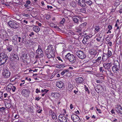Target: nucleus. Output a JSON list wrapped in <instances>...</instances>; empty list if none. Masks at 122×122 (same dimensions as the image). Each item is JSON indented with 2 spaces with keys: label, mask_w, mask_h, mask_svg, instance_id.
I'll return each mask as SVG.
<instances>
[{
  "label": "nucleus",
  "mask_w": 122,
  "mask_h": 122,
  "mask_svg": "<svg viewBox=\"0 0 122 122\" xmlns=\"http://www.w3.org/2000/svg\"><path fill=\"white\" fill-rule=\"evenodd\" d=\"M53 49L52 46L50 45L48 46L47 49L46 50V53L48 58L50 59L55 57V52L53 51Z\"/></svg>",
  "instance_id": "f257e3e1"
},
{
  "label": "nucleus",
  "mask_w": 122,
  "mask_h": 122,
  "mask_svg": "<svg viewBox=\"0 0 122 122\" xmlns=\"http://www.w3.org/2000/svg\"><path fill=\"white\" fill-rule=\"evenodd\" d=\"M0 38H1L5 41L8 40V35L6 31L3 29L0 30Z\"/></svg>",
  "instance_id": "f03ea898"
},
{
  "label": "nucleus",
  "mask_w": 122,
  "mask_h": 122,
  "mask_svg": "<svg viewBox=\"0 0 122 122\" xmlns=\"http://www.w3.org/2000/svg\"><path fill=\"white\" fill-rule=\"evenodd\" d=\"M36 55L35 57L36 58H39L43 56V52L41 46L38 45V48L36 50Z\"/></svg>",
  "instance_id": "7ed1b4c3"
},
{
  "label": "nucleus",
  "mask_w": 122,
  "mask_h": 122,
  "mask_svg": "<svg viewBox=\"0 0 122 122\" xmlns=\"http://www.w3.org/2000/svg\"><path fill=\"white\" fill-rule=\"evenodd\" d=\"M65 58L72 63H74L76 61L75 57L73 55L71 54L70 53H68L65 56Z\"/></svg>",
  "instance_id": "20e7f679"
},
{
  "label": "nucleus",
  "mask_w": 122,
  "mask_h": 122,
  "mask_svg": "<svg viewBox=\"0 0 122 122\" xmlns=\"http://www.w3.org/2000/svg\"><path fill=\"white\" fill-rule=\"evenodd\" d=\"M8 57L4 53L0 54V65L4 64L7 61Z\"/></svg>",
  "instance_id": "39448f33"
},
{
  "label": "nucleus",
  "mask_w": 122,
  "mask_h": 122,
  "mask_svg": "<svg viewBox=\"0 0 122 122\" xmlns=\"http://www.w3.org/2000/svg\"><path fill=\"white\" fill-rule=\"evenodd\" d=\"M8 24L11 28L14 29H17L19 27V23L10 20L8 22Z\"/></svg>",
  "instance_id": "423d86ee"
},
{
  "label": "nucleus",
  "mask_w": 122,
  "mask_h": 122,
  "mask_svg": "<svg viewBox=\"0 0 122 122\" xmlns=\"http://www.w3.org/2000/svg\"><path fill=\"white\" fill-rule=\"evenodd\" d=\"M76 54L77 56L80 58L81 59H85L86 56V55L81 50H78L76 53Z\"/></svg>",
  "instance_id": "0eeeda50"
},
{
  "label": "nucleus",
  "mask_w": 122,
  "mask_h": 122,
  "mask_svg": "<svg viewBox=\"0 0 122 122\" xmlns=\"http://www.w3.org/2000/svg\"><path fill=\"white\" fill-rule=\"evenodd\" d=\"M114 66H112V70L114 72L118 71L120 69V67L118 62L117 61L114 62Z\"/></svg>",
  "instance_id": "6e6552de"
},
{
  "label": "nucleus",
  "mask_w": 122,
  "mask_h": 122,
  "mask_svg": "<svg viewBox=\"0 0 122 122\" xmlns=\"http://www.w3.org/2000/svg\"><path fill=\"white\" fill-rule=\"evenodd\" d=\"M71 118L74 122H80L81 121L80 117L74 114L72 115Z\"/></svg>",
  "instance_id": "1a4fd4ad"
},
{
  "label": "nucleus",
  "mask_w": 122,
  "mask_h": 122,
  "mask_svg": "<svg viewBox=\"0 0 122 122\" xmlns=\"http://www.w3.org/2000/svg\"><path fill=\"white\" fill-rule=\"evenodd\" d=\"M30 93L29 90L27 89H24L21 92V94L23 96L25 97H28Z\"/></svg>",
  "instance_id": "9d476101"
},
{
  "label": "nucleus",
  "mask_w": 122,
  "mask_h": 122,
  "mask_svg": "<svg viewBox=\"0 0 122 122\" xmlns=\"http://www.w3.org/2000/svg\"><path fill=\"white\" fill-rule=\"evenodd\" d=\"M115 108L116 112L119 114H122V107L120 105H116Z\"/></svg>",
  "instance_id": "9b49d317"
},
{
  "label": "nucleus",
  "mask_w": 122,
  "mask_h": 122,
  "mask_svg": "<svg viewBox=\"0 0 122 122\" xmlns=\"http://www.w3.org/2000/svg\"><path fill=\"white\" fill-rule=\"evenodd\" d=\"M67 118L62 115H60L58 117L59 120L61 122H66Z\"/></svg>",
  "instance_id": "f8f14e48"
},
{
  "label": "nucleus",
  "mask_w": 122,
  "mask_h": 122,
  "mask_svg": "<svg viewBox=\"0 0 122 122\" xmlns=\"http://www.w3.org/2000/svg\"><path fill=\"white\" fill-rule=\"evenodd\" d=\"M111 62L109 63H106L103 64V66L104 68L108 70H109L112 66Z\"/></svg>",
  "instance_id": "ddd939ff"
},
{
  "label": "nucleus",
  "mask_w": 122,
  "mask_h": 122,
  "mask_svg": "<svg viewBox=\"0 0 122 122\" xmlns=\"http://www.w3.org/2000/svg\"><path fill=\"white\" fill-rule=\"evenodd\" d=\"M56 86L59 88H61L64 86V85L63 82L60 81L56 82Z\"/></svg>",
  "instance_id": "4468645a"
},
{
  "label": "nucleus",
  "mask_w": 122,
  "mask_h": 122,
  "mask_svg": "<svg viewBox=\"0 0 122 122\" xmlns=\"http://www.w3.org/2000/svg\"><path fill=\"white\" fill-rule=\"evenodd\" d=\"M78 4L81 6L84 7L86 5V4L84 0H79L78 1Z\"/></svg>",
  "instance_id": "2eb2a0df"
},
{
  "label": "nucleus",
  "mask_w": 122,
  "mask_h": 122,
  "mask_svg": "<svg viewBox=\"0 0 122 122\" xmlns=\"http://www.w3.org/2000/svg\"><path fill=\"white\" fill-rule=\"evenodd\" d=\"M83 78L81 77H78L75 80L76 82L77 83H80L83 81Z\"/></svg>",
  "instance_id": "dca6fc26"
},
{
  "label": "nucleus",
  "mask_w": 122,
  "mask_h": 122,
  "mask_svg": "<svg viewBox=\"0 0 122 122\" xmlns=\"http://www.w3.org/2000/svg\"><path fill=\"white\" fill-rule=\"evenodd\" d=\"M60 94L58 93L54 92L52 93L51 94V96L53 97L57 98L60 96Z\"/></svg>",
  "instance_id": "f3484780"
},
{
  "label": "nucleus",
  "mask_w": 122,
  "mask_h": 122,
  "mask_svg": "<svg viewBox=\"0 0 122 122\" xmlns=\"http://www.w3.org/2000/svg\"><path fill=\"white\" fill-rule=\"evenodd\" d=\"M50 114L51 115L52 118L54 120H56L57 119V117L54 112L52 111H50Z\"/></svg>",
  "instance_id": "a211bd4d"
},
{
  "label": "nucleus",
  "mask_w": 122,
  "mask_h": 122,
  "mask_svg": "<svg viewBox=\"0 0 122 122\" xmlns=\"http://www.w3.org/2000/svg\"><path fill=\"white\" fill-rule=\"evenodd\" d=\"M10 73L8 70H5L4 72H3V74L4 76H10Z\"/></svg>",
  "instance_id": "6ab92c4d"
},
{
  "label": "nucleus",
  "mask_w": 122,
  "mask_h": 122,
  "mask_svg": "<svg viewBox=\"0 0 122 122\" xmlns=\"http://www.w3.org/2000/svg\"><path fill=\"white\" fill-rule=\"evenodd\" d=\"M103 87L100 85H98L96 89V91L97 92H98L99 91H103Z\"/></svg>",
  "instance_id": "aec40b11"
},
{
  "label": "nucleus",
  "mask_w": 122,
  "mask_h": 122,
  "mask_svg": "<svg viewBox=\"0 0 122 122\" xmlns=\"http://www.w3.org/2000/svg\"><path fill=\"white\" fill-rule=\"evenodd\" d=\"M33 30L36 32H39L40 30L39 27L37 26H35L33 27Z\"/></svg>",
  "instance_id": "412c9836"
},
{
  "label": "nucleus",
  "mask_w": 122,
  "mask_h": 122,
  "mask_svg": "<svg viewBox=\"0 0 122 122\" xmlns=\"http://www.w3.org/2000/svg\"><path fill=\"white\" fill-rule=\"evenodd\" d=\"M107 55L106 54L103 53V54L102 57V60L103 61H105L107 60L108 58H109V57H108L107 56Z\"/></svg>",
  "instance_id": "4be33fe9"
},
{
  "label": "nucleus",
  "mask_w": 122,
  "mask_h": 122,
  "mask_svg": "<svg viewBox=\"0 0 122 122\" xmlns=\"http://www.w3.org/2000/svg\"><path fill=\"white\" fill-rule=\"evenodd\" d=\"M12 85L9 84L7 86L6 88V90L7 92H9L11 90Z\"/></svg>",
  "instance_id": "5701e85b"
},
{
  "label": "nucleus",
  "mask_w": 122,
  "mask_h": 122,
  "mask_svg": "<svg viewBox=\"0 0 122 122\" xmlns=\"http://www.w3.org/2000/svg\"><path fill=\"white\" fill-rule=\"evenodd\" d=\"M90 53L91 55H95L97 54V51L95 50L92 49L91 50Z\"/></svg>",
  "instance_id": "b1692460"
},
{
  "label": "nucleus",
  "mask_w": 122,
  "mask_h": 122,
  "mask_svg": "<svg viewBox=\"0 0 122 122\" xmlns=\"http://www.w3.org/2000/svg\"><path fill=\"white\" fill-rule=\"evenodd\" d=\"M67 90L69 91H71L73 89V86L72 85L70 84H69L67 87Z\"/></svg>",
  "instance_id": "393cba45"
},
{
  "label": "nucleus",
  "mask_w": 122,
  "mask_h": 122,
  "mask_svg": "<svg viewBox=\"0 0 122 122\" xmlns=\"http://www.w3.org/2000/svg\"><path fill=\"white\" fill-rule=\"evenodd\" d=\"M65 65L61 64L60 65L55 66L54 67H56L57 68H61L65 67Z\"/></svg>",
  "instance_id": "a878e982"
},
{
  "label": "nucleus",
  "mask_w": 122,
  "mask_h": 122,
  "mask_svg": "<svg viewBox=\"0 0 122 122\" xmlns=\"http://www.w3.org/2000/svg\"><path fill=\"white\" fill-rule=\"evenodd\" d=\"M87 23L86 22H84L81 25H80V28L81 29L86 27V26Z\"/></svg>",
  "instance_id": "bb28decb"
},
{
  "label": "nucleus",
  "mask_w": 122,
  "mask_h": 122,
  "mask_svg": "<svg viewBox=\"0 0 122 122\" xmlns=\"http://www.w3.org/2000/svg\"><path fill=\"white\" fill-rule=\"evenodd\" d=\"M85 2L88 5H91L92 4V2L90 0H84Z\"/></svg>",
  "instance_id": "cd10ccee"
},
{
  "label": "nucleus",
  "mask_w": 122,
  "mask_h": 122,
  "mask_svg": "<svg viewBox=\"0 0 122 122\" xmlns=\"http://www.w3.org/2000/svg\"><path fill=\"white\" fill-rule=\"evenodd\" d=\"M10 81L11 82H13L14 81L16 82L18 80L17 78L15 77H12L10 79Z\"/></svg>",
  "instance_id": "c85d7f7f"
},
{
  "label": "nucleus",
  "mask_w": 122,
  "mask_h": 122,
  "mask_svg": "<svg viewBox=\"0 0 122 122\" xmlns=\"http://www.w3.org/2000/svg\"><path fill=\"white\" fill-rule=\"evenodd\" d=\"M78 17H75L73 18V20L75 23H76L78 22Z\"/></svg>",
  "instance_id": "c756f323"
},
{
  "label": "nucleus",
  "mask_w": 122,
  "mask_h": 122,
  "mask_svg": "<svg viewBox=\"0 0 122 122\" xmlns=\"http://www.w3.org/2000/svg\"><path fill=\"white\" fill-rule=\"evenodd\" d=\"M13 49L12 46H10L7 47V50L9 52H10Z\"/></svg>",
  "instance_id": "7c9ffc66"
},
{
  "label": "nucleus",
  "mask_w": 122,
  "mask_h": 122,
  "mask_svg": "<svg viewBox=\"0 0 122 122\" xmlns=\"http://www.w3.org/2000/svg\"><path fill=\"white\" fill-rule=\"evenodd\" d=\"M106 54L108 57L109 58L112 55V52L111 51L108 50Z\"/></svg>",
  "instance_id": "2f4dec72"
},
{
  "label": "nucleus",
  "mask_w": 122,
  "mask_h": 122,
  "mask_svg": "<svg viewBox=\"0 0 122 122\" xmlns=\"http://www.w3.org/2000/svg\"><path fill=\"white\" fill-rule=\"evenodd\" d=\"M76 5V3L74 1H72L70 3L71 5L73 7H75Z\"/></svg>",
  "instance_id": "473e14b6"
},
{
  "label": "nucleus",
  "mask_w": 122,
  "mask_h": 122,
  "mask_svg": "<svg viewBox=\"0 0 122 122\" xmlns=\"http://www.w3.org/2000/svg\"><path fill=\"white\" fill-rule=\"evenodd\" d=\"M18 36L17 35L14 36L13 37V40L14 41L17 42V39L18 38Z\"/></svg>",
  "instance_id": "72a5a7b5"
},
{
  "label": "nucleus",
  "mask_w": 122,
  "mask_h": 122,
  "mask_svg": "<svg viewBox=\"0 0 122 122\" xmlns=\"http://www.w3.org/2000/svg\"><path fill=\"white\" fill-rule=\"evenodd\" d=\"M68 70H64L61 73V74L62 75H63L65 73L68 72Z\"/></svg>",
  "instance_id": "f704fd0d"
},
{
  "label": "nucleus",
  "mask_w": 122,
  "mask_h": 122,
  "mask_svg": "<svg viewBox=\"0 0 122 122\" xmlns=\"http://www.w3.org/2000/svg\"><path fill=\"white\" fill-rule=\"evenodd\" d=\"M86 9L85 8H82L80 10V11L83 13H85L86 12Z\"/></svg>",
  "instance_id": "c9c22d12"
},
{
  "label": "nucleus",
  "mask_w": 122,
  "mask_h": 122,
  "mask_svg": "<svg viewBox=\"0 0 122 122\" xmlns=\"http://www.w3.org/2000/svg\"><path fill=\"white\" fill-rule=\"evenodd\" d=\"M16 86H13L12 85V88L11 89H12L13 92H14L15 91V90H16Z\"/></svg>",
  "instance_id": "e433bc0d"
},
{
  "label": "nucleus",
  "mask_w": 122,
  "mask_h": 122,
  "mask_svg": "<svg viewBox=\"0 0 122 122\" xmlns=\"http://www.w3.org/2000/svg\"><path fill=\"white\" fill-rule=\"evenodd\" d=\"M82 42L84 44H85L87 42V40L86 39V38H84L82 40Z\"/></svg>",
  "instance_id": "4c0bfd02"
},
{
  "label": "nucleus",
  "mask_w": 122,
  "mask_h": 122,
  "mask_svg": "<svg viewBox=\"0 0 122 122\" xmlns=\"http://www.w3.org/2000/svg\"><path fill=\"white\" fill-rule=\"evenodd\" d=\"M22 15L24 16H25L26 17H28L30 16V15L28 14H26L25 13H23L22 14Z\"/></svg>",
  "instance_id": "58836bf2"
},
{
  "label": "nucleus",
  "mask_w": 122,
  "mask_h": 122,
  "mask_svg": "<svg viewBox=\"0 0 122 122\" xmlns=\"http://www.w3.org/2000/svg\"><path fill=\"white\" fill-rule=\"evenodd\" d=\"M95 27V30L96 31L98 32L99 29V27L98 26H96Z\"/></svg>",
  "instance_id": "ea45409f"
},
{
  "label": "nucleus",
  "mask_w": 122,
  "mask_h": 122,
  "mask_svg": "<svg viewBox=\"0 0 122 122\" xmlns=\"http://www.w3.org/2000/svg\"><path fill=\"white\" fill-rule=\"evenodd\" d=\"M7 32L10 34H12L13 33V31L11 30L10 29H9L7 30Z\"/></svg>",
  "instance_id": "a19ab883"
},
{
  "label": "nucleus",
  "mask_w": 122,
  "mask_h": 122,
  "mask_svg": "<svg viewBox=\"0 0 122 122\" xmlns=\"http://www.w3.org/2000/svg\"><path fill=\"white\" fill-rule=\"evenodd\" d=\"M57 58L59 61H61V62H63V61L61 57L59 56H57Z\"/></svg>",
  "instance_id": "79ce46f5"
},
{
  "label": "nucleus",
  "mask_w": 122,
  "mask_h": 122,
  "mask_svg": "<svg viewBox=\"0 0 122 122\" xmlns=\"http://www.w3.org/2000/svg\"><path fill=\"white\" fill-rule=\"evenodd\" d=\"M92 37V36H86L84 38H86V39L87 40V41L88 40V39H89L90 38H91Z\"/></svg>",
  "instance_id": "37998d69"
},
{
  "label": "nucleus",
  "mask_w": 122,
  "mask_h": 122,
  "mask_svg": "<svg viewBox=\"0 0 122 122\" xmlns=\"http://www.w3.org/2000/svg\"><path fill=\"white\" fill-rule=\"evenodd\" d=\"M5 109V108L3 107H2L0 108V111H4Z\"/></svg>",
  "instance_id": "c03bdc74"
},
{
  "label": "nucleus",
  "mask_w": 122,
  "mask_h": 122,
  "mask_svg": "<svg viewBox=\"0 0 122 122\" xmlns=\"http://www.w3.org/2000/svg\"><path fill=\"white\" fill-rule=\"evenodd\" d=\"M50 26L51 27H55V25L53 23H51L50 24Z\"/></svg>",
  "instance_id": "a18cd8bd"
},
{
  "label": "nucleus",
  "mask_w": 122,
  "mask_h": 122,
  "mask_svg": "<svg viewBox=\"0 0 122 122\" xmlns=\"http://www.w3.org/2000/svg\"><path fill=\"white\" fill-rule=\"evenodd\" d=\"M65 21V19H62L60 21V23L61 24H63L64 22V21Z\"/></svg>",
  "instance_id": "49530a36"
},
{
  "label": "nucleus",
  "mask_w": 122,
  "mask_h": 122,
  "mask_svg": "<svg viewBox=\"0 0 122 122\" xmlns=\"http://www.w3.org/2000/svg\"><path fill=\"white\" fill-rule=\"evenodd\" d=\"M101 57L100 56L99 57H98L97 60H96V61L97 62L98 61H99L100 60H101Z\"/></svg>",
  "instance_id": "de8ad7c7"
},
{
  "label": "nucleus",
  "mask_w": 122,
  "mask_h": 122,
  "mask_svg": "<svg viewBox=\"0 0 122 122\" xmlns=\"http://www.w3.org/2000/svg\"><path fill=\"white\" fill-rule=\"evenodd\" d=\"M96 109L97 110L98 112L99 113H102L101 110L100 109H98L97 107L96 108Z\"/></svg>",
  "instance_id": "09e8293b"
},
{
  "label": "nucleus",
  "mask_w": 122,
  "mask_h": 122,
  "mask_svg": "<svg viewBox=\"0 0 122 122\" xmlns=\"http://www.w3.org/2000/svg\"><path fill=\"white\" fill-rule=\"evenodd\" d=\"M74 108V106L72 104H70V109H72Z\"/></svg>",
  "instance_id": "8fccbe9b"
},
{
  "label": "nucleus",
  "mask_w": 122,
  "mask_h": 122,
  "mask_svg": "<svg viewBox=\"0 0 122 122\" xmlns=\"http://www.w3.org/2000/svg\"><path fill=\"white\" fill-rule=\"evenodd\" d=\"M99 70L100 72L103 71H104L103 67H101L99 68Z\"/></svg>",
  "instance_id": "3c124183"
},
{
  "label": "nucleus",
  "mask_w": 122,
  "mask_h": 122,
  "mask_svg": "<svg viewBox=\"0 0 122 122\" xmlns=\"http://www.w3.org/2000/svg\"><path fill=\"white\" fill-rule=\"evenodd\" d=\"M50 17V15H47L46 16V18L47 19H49Z\"/></svg>",
  "instance_id": "603ef678"
},
{
  "label": "nucleus",
  "mask_w": 122,
  "mask_h": 122,
  "mask_svg": "<svg viewBox=\"0 0 122 122\" xmlns=\"http://www.w3.org/2000/svg\"><path fill=\"white\" fill-rule=\"evenodd\" d=\"M108 29L109 30H111L112 29V26L111 25H109L108 26Z\"/></svg>",
  "instance_id": "864d4df0"
},
{
  "label": "nucleus",
  "mask_w": 122,
  "mask_h": 122,
  "mask_svg": "<svg viewBox=\"0 0 122 122\" xmlns=\"http://www.w3.org/2000/svg\"><path fill=\"white\" fill-rule=\"evenodd\" d=\"M81 30V29L80 28L78 29H76V31L78 32H80Z\"/></svg>",
  "instance_id": "5fc2aeb1"
},
{
  "label": "nucleus",
  "mask_w": 122,
  "mask_h": 122,
  "mask_svg": "<svg viewBox=\"0 0 122 122\" xmlns=\"http://www.w3.org/2000/svg\"><path fill=\"white\" fill-rule=\"evenodd\" d=\"M40 92V91L39 90V89L38 88H37L36 89V93H38L39 92Z\"/></svg>",
  "instance_id": "6e6d98bb"
},
{
  "label": "nucleus",
  "mask_w": 122,
  "mask_h": 122,
  "mask_svg": "<svg viewBox=\"0 0 122 122\" xmlns=\"http://www.w3.org/2000/svg\"><path fill=\"white\" fill-rule=\"evenodd\" d=\"M26 3L27 4H30L31 3V2L30 0H27L26 1Z\"/></svg>",
  "instance_id": "4d7b16f0"
},
{
  "label": "nucleus",
  "mask_w": 122,
  "mask_h": 122,
  "mask_svg": "<svg viewBox=\"0 0 122 122\" xmlns=\"http://www.w3.org/2000/svg\"><path fill=\"white\" fill-rule=\"evenodd\" d=\"M34 34L33 32H32L31 33H30V34H29V36L30 37H31L32 35H33Z\"/></svg>",
  "instance_id": "13d9d810"
},
{
  "label": "nucleus",
  "mask_w": 122,
  "mask_h": 122,
  "mask_svg": "<svg viewBox=\"0 0 122 122\" xmlns=\"http://www.w3.org/2000/svg\"><path fill=\"white\" fill-rule=\"evenodd\" d=\"M44 92H45V93H46L48 92L49 91V90H47L46 89H45L44 90Z\"/></svg>",
  "instance_id": "bf43d9fd"
},
{
  "label": "nucleus",
  "mask_w": 122,
  "mask_h": 122,
  "mask_svg": "<svg viewBox=\"0 0 122 122\" xmlns=\"http://www.w3.org/2000/svg\"><path fill=\"white\" fill-rule=\"evenodd\" d=\"M108 44L110 46H111L112 45V43L111 41H110L108 42Z\"/></svg>",
  "instance_id": "052dcab7"
},
{
  "label": "nucleus",
  "mask_w": 122,
  "mask_h": 122,
  "mask_svg": "<svg viewBox=\"0 0 122 122\" xmlns=\"http://www.w3.org/2000/svg\"><path fill=\"white\" fill-rule=\"evenodd\" d=\"M47 7L48 9L50 8L51 9L52 8V6H50L48 5L47 6Z\"/></svg>",
  "instance_id": "680f3d73"
},
{
  "label": "nucleus",
  "mask_w": 122,
  "mask_h": 122,
  "mask_svg": "<svg viewBox=\"0 0 122 122\" xmlns=\"http://www.w3.org/2000/svg\"><path fill=\"white\" fill-rule=\"evenodd\" d=\"M85 90H86V91L88 93H89L90 92H89V90H88V87H86L85 88Z\"/></svg>",
  "instance_id": "e2e57ef3"
},
{
  "label": "nucleus",
  "mask_w": 122,
  "mask_h": 122,
  "mask_svg": "<svg viewBox=\"0 0 122 122\" xmlns=\"http://www.w3.org/2000/svg\"><path fill=\"white\" fill-rule=\"evenodd\" d=\"M41 98V97H36L35 99L37 101H38Z\"/></svg>",
  "instance_id": "0e129e2a"
},
{
  "label": "nucleus",
  "mask_w": 122,
  "mask_h": 122,
  "mask_svg": "<svg viewBox=\"0 0 122 122\" xmlns=\"http://www.w3.org/2000/svg\"><path fill=\"white\" fill-rule=\"evenodd\" d=\"M18 41L19 42H21L20 40L21 39V38L20 37H18Z\"/></svg>",
  "instance_id": "69168bd1"
},
{
  "label": "nucleus",
  "mask_w": 122,
  "mask_h": 122,
  "mask_svg": "<svg viewBox=\"0 0 122 122\" xmlns=\"http://www.w3.org/2000/svg\"><path fill=\"white\" fill-rule=\"evenodd\" d=\"M106 40L107 41H108L110 40V38L109 37H107L106 38Z\"/></svg>",
  "instance_id": "338daca9"
},
{
  "label": "nucleus",
  "mask_w": 122,
  "mask_h": 122,
  "mask_svg": "<svg viewBox=\"0 0 122 122\" xmlns=\"http://www.w3.org/2000/svg\"><path fill=\"white\" fill-rule=\"evenodd\" d=\"M23 22L24 23H25L26 24H27L28 23V21L26 20H24L23 21Z\"/></svg>",
  "instance_id": "774afa93"
}]
</instances>
